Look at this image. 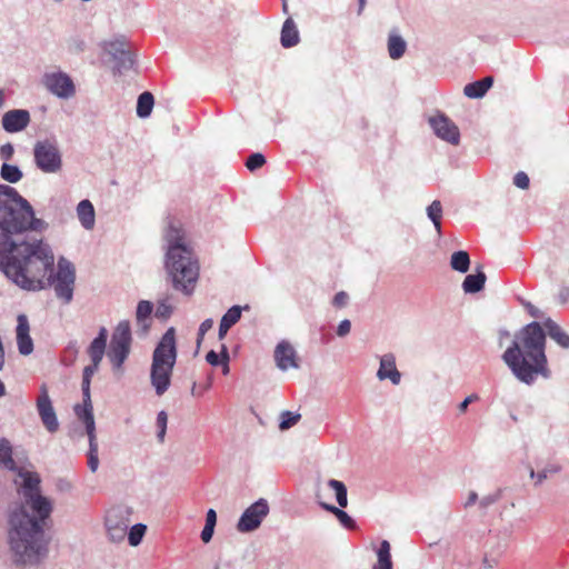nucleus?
<instances>
[{
    "label": "nucleus",
    "mask_w": 569,
    "mask_h": 569,
    "mask_svg": "<svg viewBox=\"0 0 569 569\" xmlns=\"http://www.w3.org/2000/svg\"><path fill=\"white\" fill-rule=\"evenodd\" d=\"M273 357L278 369L281 371L299 368L297 351L291 343L286 340L277 345Z\"/></svg>",
    "instance_id": "obj_14"
},
{
    "label": "nucleus",
    "mask_w": 569,
    "mask_h": 569,
    "mask_svg": "<svg viewBox=\"0 0 569 569\" xmlns=\"http://www.w3.org/2000/svg\"><path fill=\"white\" fill-rule=\"evenodd\" d=\"M30 113L26 109L7 111L1 119L4 131L14 133L24 130L30 123Z\"/></svg>",
    "instance_id": "obj_16"
},
{
    "label": "nucleus",
    "mask_w": 569,
    "mask_h": 569,
    "mask_svg": "<svg viewBox=\"0 0 569 569\" xmlns=\"http://www.w3.org/2000/svg\"><path fill=\"white\" fill-rule=\"evenodd\" d=\"M217 523V513L213 509H209L206 516V526L216 527Z\"/></svg>",
    "instance_id": "obj_55"
},
{
    "label": "nucleus",
    "mask_w": 569,
    "mask_h": 569,
    "mask_svg": "<svg viewBox=\"0 0 569 569\" xmlns=\"http://www.w3.org/2000/svg\"><path fill=\"white\" fill-rule=\"evenodd\" d=\"M269 503L264 498L250 505L241 515L237 523L239 532H251L258 529L269 513Z\"/></svg>",
    "instance_id": "obj_10"
},
{
    "label": "nucleus",
    "mask_w": 569,
    "mask_h": 569,
    "mask_svg": "<svg viewBox=\"0 0 569 569\" xmlns=\"http://www.w3.org/2000/svg\"><path fill=\"white\" fill-rule=\"evenodd\" d=\"M42 83L50 93L60 99H69L76 93V86L71 77L63 71L44 73Z\"/></svg>",
    "instance_id": "obj_11"
},
{
    "label": "nucleus",
    "mask_w": 569,
    "mask_h": 569,
    "mask_svg": "<svg viewBox=\"0 0 569 569\" xmlns=\"http://www.w3.org/2000/svg\"><path fill=\"white\" fill-rule=\"evenodd\" d=\"M390 543L388 540H382L377 550V562L372 569H392V560L390 553Z\"/></svg>",
    "instance_id": "obj_28"
},
{
    "label": "nucleus",
    "mask_w": 569,
    "mask_h": 569,
    "mask_svg": "<svg viewBox=\"0 0 569 569\" xmlns=\"http://www.w3.org/2000/svg\"><path fill=\"white\" fill-rule=\"evenodd\" d=\"M479 399L478 395L472 393L463 399L462 402L459 403L458 410L460 413H465L468 409V406Z\"/></svg>",
    "instance_id": "obj_49"
},
{
    "label": "nucleus",
    "mask_w": 569,
    "mask_h": 569,
    "mask_svg": "<svg viewBox=\"0 0 569 569\" xmlns=\"http://www.w3.org/2000/svg\"><path fill=\"white\" fill-rule=\"evenodd\" d=\"M100 362H91V365L87 366L83 369V377L92 378V376L98 371Z\"/></svg>",
    "instance_id": "obj_53"
},
{
    "label": "nucleus",
    "mask_w": 569,
    "mask_h": 569,
    "mask_svg": "<svg viewBox=\"0 0 569 569\" xmlns=\"http://www.w3.org/2000/svg\"><path fill=\"white\" fill-rule=\"evenodd\" d=\"M558 300L560 301V303H567L569 301V287L568 286H562L559 289Z\"/></svg>",
    "instance_id": "obj_54"
},
{
    "label": "nucleus",
    "mask_w": 569,
    "mask_h": 569,
    "mask_svg": "<svg viewBox=\"0 0 569 569\" xmlns=\"http://www.w3.org/2000/svg\"><path fill=\"white\" fill-rule=\"evenodd\" d=\"M242 308L240 306H232L228 311L222 316L221 320L223 323L232 327L234 326L240 317H241Z\"/></svg>",
    "instance_id": "obj_41"
},
{
    "label": "nucleus",
    "mask_w": 569,
    "mask_h": 569,
    "mask_svg": "<svg viewBox=\"0 0 569 569\" xmlns=\"http://www.w3.org/2000/svg\"><path fill=\"white\" fill-rule=\"evenodd\" d=\"M6 395V386L4 383L0 380V398L3 397Z\"/></svg>",
    "instance_id": "obj_64"
},
{
    "label": "nucleus",
    "mask_w": 569,
    "mask_h": 569,
    "mask_svg": "<svg viewBox=\"0 0 569 569\" xmlns=\"http://www.w3.org/2000/svg\"><path fill=\"white\" fill-rule=\"evenodd\" d=\"M328 487L335 491L339 507L346 508L348 506V493L345 483L336 479H330L328 481Z\"/></svg>",
    "instance_id": "obj_34"
},
{
    "label": "nucleus",
    "mask_w": 569,
    "mask_h": 569,
    "mask_svg": "<svg viewBox=\"0 0 569 569\" xmlns=\"http://www.w3.org/2000/svg\"><path fill=\"white\" fill-rule=\"evenodd\" d=\"M529 183H530V180H529V177L526 172L523 171H519L515 174L513 177V184L519 188V189H522V190H526L529 188Z\"/></svg>",
    "instance_id": "obj_45"
},
{
    "label": "nucleus",
    "mask_w": 569,
    "mask_h": 569,
    "mask_svg": "<svg viewBox=\"0 0 569 569\" xmlns=\"http://www.w3.org/2000/svg\"><path fill=\"white\" fill-rule=\"evenodd\" d=\"M349 300V296L345 291H339L335 295L332 303L337 308H343L347 306Z\"/></svg>",
    "instance_id": "obj_48"
},
{
    "label": "nucleus",
    "mask_w": 569,
    "mask_h": 569,
    "mask_svg": "<svg viewBox=\"0 0 569 569\" xmlns=\"http://www.w3.org/2000/svg\"><path fill=\"white\" fill-rule=\"evenodd\" d=\"M37 410L46 429L51 433L56 432L59 429V422L46 385L40 387Z\"/></svg>",
    "instance_id": "obj_13"
},
{
    "label": "nucleus",
    "mask_w": 569,
    "mask_h": 569,
    "mask_svg": "<svg viewBox=\"0 0 569 569\" xmlns=\"http://www.w3.org/2000/svg\"><path fill=\"white\" fill-rule=\"evenodd\" d=\"M377 378L381 381L389 379L395 386L400 383L401 373L397 369L395 355L386 353L380 357V366L377 371Z\"/></svg>",
    "instance_id": "obj_18"
},
{
    "label": "nucleus",
    "mask_w": 569,
    "mask_h": 569,
    "mask_svg": "<svg viewBox=\"0 0 569 569\" xmlns=\"http://www.w3.org/2000/svg\"><path fill=\"white\" fill-rule=\"evenodd\" d=\"M0 176L4 181L10 182V183H17L23 177L22 171L19 169L18 166L10 164L7 162H4L1 166Z\"/></svg>",
    "instance_id": "obj_33"
},
{
    "label": "nucleus",
    "mask_w": 569,
    "mask_h": 569,
    "mask_svg": "<svg viewBox=\"0 0 569 569\" xmlns=\"http://www.w3.org/2000/svg\"><path fill=\"white\" fill-rule=\"evenodd\" d=\"M231 327L220 321L219 325V338L222 339Z\"/></svg>",
    "instance_id": "obj_60"
},
{
    "label": "nucleus",
    "mask_w": 569,
    "mask_h": 569,
    "mask_svg": "<svg viewBox=\"0 0 569 569\" xmlns=\"http://www.w3.org/2000/svg\"><path fill=\"white\" fill-rule=\"evenodd\" d=\"M90 382H91V378H87V377L82 376L81 388H82V396H83V405L82 406L81 405H77L74 407V412H76L77 417L83 423H84V418L82 417L83 416V410H88L91 415H93V412H92V405H91V398H90Z\"/></svg>",
    "instance_id": "obj_27"
},
{
    "label": "nucleus",
    "mask_w": 569,
    "mask_h": 569,
    "mask_svg": "<svg viewBox=\"0 0 569 569\" xmlns=\"http://www.w3.org/2000/svg\"><path fill=\"white\" fill-rule=\"evenodd\" d=\"M320 506L322 509L331 512L332 515H335L337 517V519L339 520V522L347 529H353L356 527V521L346 512L343 511L342 509L333 506V505H329V503H326V502H320Z\"/></svg>",
    "instance_id": "obj_30"
},
{
    "label": "nucleus",
    "mask_w": 569,
    "mask_h": 569,
    "mask_svg": "<svg viewBox=\"0 0 569 569\" xmlns=\"http://www.w3.org/2000/svg\"><path fill=\"white\" fill-rule=\"evenodd\" d=\"M358 2H359L358 13L360 14L362 12V10L365 9L366 0H358Z\"/></svg>",
    "instance_id": "obj_63"
},
{
    "label": "nucleus",
    "mask_w": 569,
    "mask_h": 569,
    "mask_svg": "<svg viewBox=\"0 0 569 569\" xmlns=\"http://www.w3.org/2000/svg\"><path fill=\"white\" fill-rule=\"evenodd\" d=\"M529 476L531 479H535L536 481H538V476H537V471H535L533 468H529Z\"/></svg>",
    "instance_id": "obj_62"
},
{
    "label": "nucleus",
    "mask_w": 569,
    "mask_h": 569,
    "mask_svg": "<svg viewBox=\"0 0 569 569\" xmlns=\"http://www.w3.org/2000/svg\"><path fill=\"white\" fill-rule=\"evenodd\" d=\"M102 48L114 62L116 72L122 73L133 68L134 58L129 48V43L124 39L106 41Z\"/></svg>",
    "instance_id": "obj_9"
},
{
    "label": "nucleus",
    "mask_w": 569,
    "mask_h": 569,
    "mask_svg": "<svg viewBox=\"0 0 569 569\" xmlns=\"http://www.w3.org/2000/svg\"><path fill=\"white\" fill-rule=\"evenodd\" d=\"M177 356L176 330L170 327L156 346L150 367V383L159 397L164 395L171 386Z\"/></svg>",
    "instance_id": "obj_5"
},
{
    "label": "nucleus",
    "mask_w": 569,
    "mask_h": 569,
    "mask_svg": "<svg viewBox=\"0 0 569 569\" xmlns=\"http://www.w3.org/2000/svg\"><path fill=\"white\" fill-rule=\"evenodd\" d=\"M154 104V98L151 92L144 91L138 97L137 101V116L139 118H147L151 114Z\"/></svg>",
    "instance_id": "obj_29"
},
{
    "label": "nucleus",
    "mask_w": 569,
    "mask_h": 569,
    "mask_svg": "<svg viewBox=\"0 0 569 569\" xmlns=\"http://www.w3.org/2000/svg\"><path fill=\"white\" fill-rule=\"evenodd\" d=\"M387 47L389 57L392 60H398L405 54L407 50V42L399 34L397 29H392L388 36Z\"/></svg>",
    "instance_id": "obj_20"
},
{
    "label": "nucleus",
    "mask_w": 569,
    "mask_h": 569,
    "mask_svg": "<svg viewBox=\"0 0 569 569\" xmlns=\"http://www.w3.org/2000/svg\"><path fill=\"white\" fill-rule=\"evenodd\" d=\"M427 216L432 221L437 233L441 234L442 204L439 200H433L427 207Z\"/></svg>",
    "instance_id": "obj_32"
},
{
    "label": "nucleus",
    "mask_w": 569,
    "mask_h": 569,
    "mask_svg": "<svg viewBox=\"0 0 569 569\" xmlns=\"http://www.w3.org/2000/svg\"><path fill=\"white\" fill-rule=\"evenodd\" d=\"M523 306L531 317H533V318L540 317V310L538 308H536L532 303L523 302Z\"/></svg>",
    "instance_id": "obj_57"
},
{
    "label": "nucleus",
    "mask_w": 569,
    "mask_h": 569,
    "mask_svg": "<svg viewBox=\"0 0 569 569\" xmlns=\"http://www.w3.org/2000/svg\"><path fill=\"white\" fill-rule=\"evenodd\" d=\"M12 455L13 449L10 441L7 438H0V468L9 471L18 470Z\"/></svg>",
    "instance_id": "obj_25"
},
{
    "label": "nucleus",
    "mask_w": 569,
    "mask_h": 569,
    "mask_svg": "<svg viewBox=\"0 0 569 569\" xmlns=\"http://www.w3.org/2000/svg\"><path fill=\"white\" fill-rule=\"evenodd\" d=\"M147 531V526L143 523H136L130 529H128L127 536L129 545L132 547H137L142 541Z\"/></svg>",
    "instance_id": "obj_36"
},
{
    "label": "nucleus",
    "mask_w": 569,
    "mask_h": 569,
    "mask_svg": "<svg viewBox=\"0 0 569 569\" xmlns=\"http://www.w3.org/2000/svg\"><path fill=\"white\" fill-rule=\"evenodd\" d=\"M493 83L492 77H486L479 81L468 83L463 88V93L468 98L478 99L482 98Z\"/></svg>",
    "instance_id": "obj_24"
},
{
    "label": "nucleus",
    "mask_w": 569,
    "mask_h": 569,
    "mask_svg": "<svg viewBox=\"0 0 569 569\" xmlns=\"http://www.w3.org/2000/svg\"><path fill=\"white\" fill-rule=\"evenodd\" d=\"M77 216L81 226L86 230H92L96 223V212L93 204L84 199L81 200L77 206Z\"/></svg>",
    "instance_id": "obj_19"
},
{
    "label": "nucleus",
    "mask_w": 569,
    "mask_h": 569,
    "mask_svg": "<svg viewBox=\"0 0 569 569\" xmlns=\"http://www.w3.org/2000/svg\"><path fill=\"white\" fill-rule=\"evenodd\" d=\"M351 330V322L348 319H345L340 321L338 328H337V335L339 337L347 336Z\"/></svg>",
    "instance_id": "obj_50"
},
{
    "label": "nucleus",
    "mask_w": 569,
    "mask_h": 569,
    "mask_svg": "<svg viewBox=\"0 0 569 569\" xmlns=\"http://www.w3.org/2000/svg\"><path fill=\"white\" fill-rule=\"evenodd\" d=\"M213 531L214 527L204 525V528L201 531V539L204 543H208L212 539Z\"/></svg>",
    "instance_id": "obj_51"
},
{
    "label": "nucleus",
    "mask_w": 569,
    "mask_h": 569,
    "mask_svg": "<svg viewBox=\"0 0 569 569\" xmlns=\"http://www.w3.org/2000/svg\"><path fill=\"white\" fill-rule=\"evenodd\" d=\"M17 345L22 356H28L33 351V341L30 337L29 320L26 315L21 313L17 318Z\"/></svg>",
    "instance_id": "obj_17"
},
{
    "label": "nucleus",
    "mask_w": 569,
    "mask_h": 569,
    "mask_svg": "<svg viewBox=\"0 0 569 569\" xmlns=\"http://www.w3.org/2000/svg\"><path fill=\"white\" fill-rule=\"evenodd\" d=\"M502 493H503V489L499 488L496 491L483 496L479 500V503H478L479 509L481 511H486L490 506L495 505L502 498Z\"/></svg>",
    "instance_id": "obj_38"
},
{
    "label": "nucleus",
    "mask_w": 569,
    "mask_h": 569,
    "mask_svg": "<svg viewBox=\"0 0 569 569\" xmlns=\"http://www.w3.org/2000/svg\"><path fill=\"white\" fill-rule=\"evenodd\" d=\"M300 418H301L300 413L288 411V410L282 411L280 415L279 428L281 430H287V429L291 428L292 426H295L300 420Z\"/></svg>",
    "instance_id": "obj_37"
},
{
    "label": "nucleus",
    "mask_w": 569,
    "mask_h": 569,
    "mask_svg": "<svg viewBox=\"0 0 569 569\" xmlns=\"http://www.w3.org/2000/svg\"><path fill=\"white\" fill-rule=\"evenodd\" d=\"M86 432L89 438L88 467L96 472L99 467L98 442L96 436L94 417L88 410H83Z\"/></svg>",
    "instance_id": "obj_15"
},
{
    "label": "nucleus",
    "mask_w": 569,
    "mask_h": 569,
    "mask_svg": "<svg viewBox=\"0 0 569 569\" xmlns=\"http://www.w3.org/2000/svg\"><path fill=\"white\" fill-rule=\"evenodd\" d=\"M132 345L131 326L128 320H121L112 331L107 357L111 363L112 372L122 376L123 365L129 358Z\"/></svg>",
    "instance_id": "obj_6"
},
{
    "label": "nucleus",
    "mask_w": 569,
    "mask_h": 569,
    "mask_svg": "<svg viewBox=\"0 0 569 569\" xmlns=\"http://www.w3.org/2000/svg\"><path fill=\"white\" fill-rule=\"evenodd\" d=\"M450 266L453 270L466 273L470 267V258L467 251L460 250L451 254Z\"/></svg>",
    "instance_id": "obj_31"
},
{
    "label": "nucleus",
    "mask_w": 569,
    "mask_h": 569,
    "mask_svg": "<svg viewBox=\"0 0 569 569\" xmlns=\"http://www.w3.org/2000/svg\"><path fill=\"white\" fill-rule=\"evenodd\" d=\"M266 162V159L263 157V154L261 153H252L246 161V167L250 170V171H253V170H257L259 168H261Z\"/></svg>",
    "instance_id": "obj_44"
},
{
    "label": "nucleus",
    "mask_w": 569,
    "mask_h": 569,
    "mask_svg": "<svg viewBox=\"0 0 569 569\" xmlns=\"http://www.w3.org/2000/svg\"><path fill=\"white\" fill-rule=\"evenodd\" d=\"M299 31L295 21L288 18L282 26L280 42L283 48H291L299 43Z\"/></svg>",
    "instance_id": "obj_22"
},
{
    "label": "nucleus",
    "mask_w": 569,
    "mask_h": 569,
    "mask_svg": "<svg viewBox=\"0 0 569 569\" xmlns=\"http://www.w3.org/2000/svg\"><path fill=\"white\" fill-rule=\"evenodd\" d=\"M14 154V147L12 143L8 142L0 147V158L4 160V162L10 161Z\"/></svg>",
    "instance_id": "obj_46"
},
{
    "label": "nucleus",
    "mask_w": 569,
    "mask_h": 569,
    "mask_svg": "<svg viewBox=\"0 0 569 569\" xmlns=\"http://www.w3.org/2000/svg\"><path fill=\"white\" fill-rule=\"evenodd\" d=\"M32 153L34 164L41 172L53 174L62 169V154L56 139L38 140Z\"/></svg>",
    "instance_id": "obj_7"
},
{
    "label": "nucleus",
    "mask_w": 569,
    "mask_h": 569,
    "mask_svg": "<svg viewBox=\"0 0 569 569\" xmlns=\"http://www.w3.org/2000/svg\"><path fill=\"white\" fill-rule=\"evenodd\" d=\"M48 223L34 217L27 199L7 184H0V271L19 288L38 291L53 287L64 305L73 299L76 269L60 257L53 271L54 256L42 240L28 241L27 231L42 232Z\"/></svg>",
    "instance_id": "obj_1"
},
{
    "label": "nucleus",
    "mask_w": 569,
    "mask_h": 569,
    "mask_svg": "<svg viewBox=\"0 0 569 569\" xmlns=\"http://www.w3.org/2000/svg\"><path fill=\"white\" fill-rule=\"evenodd\" d=\"M543 326L548 336L555 340L561 348L569 349V335L552 319L548 318Z\"/></svg>",
    "instance_id": "obj_23"
},
{
    "label": "nucleus",
    "mask_w": 569,
    "mask_h": 569,
    "mask_svg": "<svg viewBox=\"0 0 569 569\" xmlns=\"http://www.w3.org/2000/svg\"><path fill=\"white\" fill-rule=\"evenodd\" d=\"M212 326H213L212 319H206L201 322V325L198 329V339H197L198 345L201 342L204 335L212 328Z\"/></svg>",
    "instance_id": "obj_47"
},
{
    "label": "nucleus",
    "mask_w": 569,
    "mask_h": 569,
    "mask_svg": "<svg viewBox=\"0 0 569 569\" xmlns=\"http://www.w3.org/2000/svg\"><path fill=\"white\" fill-rule=\"evenodd\" d=\"M167 251L164 268L176 290L190 296L199 278V263L184 241V232L179 223H170L164 233Z\"/></svg>",
    "instance_id": "obj_4"
},
{
    "label": "nucleus",
    "mask_w": 569,
    "mask_h": 569,
    "mask_svg": "<svg viewBox=\"0 0 569 569\" xmlns=\"http://www.w3.org/2000/svg\"><path fill=\"white\" fill-rule=\"evenodd\" d=\"M486 274L481 270V267L477 269V272L473 274H468L463 282H462V289L466 293H477L480 290H482L485 283H486Z\"/></svg>",
    "instance_id": "obj_26"
},
{
    "label": "nucleus",
    "mask_w": 569,
    "mask_h": 569,
    "mask_svg": "<svg viewBox=\"0 0 569 569\" xmlns=\"http://www.w3.org/2000/svg\"><path fill=\"white\" fill-rule=\"evenodd\" d=\"M206 360L208 361V363H210L211 366H218L220 363L219 361V355L213 351V350H210L207 356H206Z\"/></svg>",
    "instance_id": "obj_56"
},
{
    "label": "nucleus",
    "mask_w": 569,
    "mask_h": 569,
    "mask_svg": "<svg viewBox=\"0 0 569 569\" xmlns=\"http://www.w3.org/2000/svg\"><path fill=\"white\" fill-rule=\"evenodd\" d=\"M545 349L543 328L539 322L532 321L515 335L512 343L502 355V360L520 382L531 386L538 376L543 379L551 377Z\"/></svg>",
    "instance_id": "obj_3"
},
{
    "label": "nucleus",
    "mask_w": 569,
    "mask_h": 569,
    "mask_svg": "<svg viewBox=\"0 0 569 569\" xmlns=\"http://www.w3.org/2000/svg\"><path fill=\"white\" fill-rule=\"evenodd\" d=\"M132 509L119 505L110 508L104 516V528L108 539L113 543L124 540L131 523Z\"/></svg>",
    "instance_id": "obj_8"
},
{
    "label": "nucleus",
    "mask_w": 569,
    "mask_h": 569,
    "mask_svg": "<svg viewBox=\"0 0 569 569\" xmlns=\"http://www.w3.org/2000/svg\"><path fill=\"white\" fill-rule=\"evenodd\" d=\"M562 470V466L558 462H548L546 463L541 470L537 471L538 481L535 482V486H540L550 476L558 475Z\"/></svg>",
    "instance_id": "obj_35"
},
{
    "label": "nucleus",
    "mask_w": 569,
    "mask_h": 569,
    "mask_svg": "<svg viewBox=\"0 0 569 569\" xmlns=\"http://www.w3.org/2000/svg\"><path fill=\"white\" fill-rule=\"evenodd\" d=\"M108 331L104 327H101L98 336L93 339L94 341L107 345Z\"/></svg>",
    "instance_id": "obj_58"
},
{
    "label": "nucleus",
    "mask_w": 569,
    "mask_h": 569,
    "mask_svg": "<svg viewBox=\"0 0 569 569\" xmlns=\"http://www.w3.org/2000/svg\"><path fill=\"white\" fill-rule=\"evenodd\" d=\"M153 311L152 302L141 300L138 302L136 310V320L143 333H147L151 326V315Z\"/></svg>",
    "instance_id": "obj_21"
},
{
    "label": "nucleus",
    "mask_w": 569,
    "mask_h": 569,
    "mask_svg": "<svg viewBox=\"0 0 569 569\" xmlns=\"http://www.w3.org/2000/svg\"><path fill=\"white\" fill-rule=\"evenodd\" d=\"M16 471L22 480L23 503L9 511L7 545L14 566H36L48 555L46 527L53 512V501L41 493L37 472L19 468Z\"/></svg>",
    "instance_id": "obj_2"
},
{
    "label": "nucleus",
    "mask_w": 569,
    "mask_h": 569,
    "mask_svg": "<svg viewBox=\"0 0 569 569\" xmlns=\"http://www.w3.org/2000/svg\"><path fill=\"white\" fill-rule=\"evenodd\" d=\"M6 103V92L4 90L0 89V109L3 108Z\"/></svg>",
    "instance_id": "obj_61"
},
{
    "label": "nucleus",
    "mask_w": 569,
    "mask_h": 569,
    "mask_svg": "<svg viewBox=\"0 0 569 569\" xmlns=\"http://www.w3.org/2000/svg\"><path fill=\"white\" fill-rule=\"evenodd\" d=\"M433 133L443 141L457 146L460 141V131L455 122L445 113L438 112L429 118Z\"/></svg>",
    "instance_id": "obj_12"
},
{
    "label": "nucleus",
    "mask_w": 569,
    "mask_h": 569,
    "mask_svg": "<svg viewBox=\"0 0 569 569\" xmlns=\"http://www.w3.org/2000/svg\"><path fill=\"white\" fill-rule=\"evenodd\" d=\"M57 487L60 491H66V492H68L72 489V485L68 480H64V479H60L58 481Z\"/></svg>",
    "instance_id": "obj_59"
},
{
    "label": "nucleus",
    "mask_w": 569,
    "mask_h": 569,
    "mask_svg": "<svg viewBox=\"0 0 569 569\" xmlns=\"http://www.w3.org/2000/svg\"><path fill=\"white\" fill-rule=\"evenodd\" d=\"M172 311H173V308L169 303L168 299H163L158 302L154 315L159 319L167 320L171 316Z\"/></svg>",
    "instance_id": "obj_43"
},
{
    "label": "nucleus",
    "mask_w": 569,
    "mask_h": 569,
    "mask_svg": "<svg viewBox=\"0 0 569 569\" xmlns=\"http://www.w3.org/2000/svg\"><path fill=\"white\" fill-rule=\"evenodd\" d=\"M479 500L478 493L473 490L468 492L467 500L463 503V508L468 509Z\"/></svg>",
    "instance_id": "obj_52"
},
{
    "label": "nucleus",
    "mask_w": 569,
    "mask_h": 569,
    "mask_svg": "<svg viewBox=\"0 0 569 569\" xmlns=\"http://www.w3.org/2000/svg\"><path fill=\"white\" fill-rule=\"evenodd\" d=\"M67 49L72 54L82 53L86 50V41L80 36L70 37L67 40Z\"/></svg>",
    "instance_id": "obj_40"
},
{
    "label": "nucleus",
    "mask_w": 569,
    "mask_h": 569,
    "mask_svg": "<svg viewBox=\"0 0 569 569\" xmlns=\"http://www.w3.org/2000/svg\"><path fill=\"white\" fill-rule=\"evenodd\" d=\"M106 346L104 343L98 342L92 340L88 353L90 356L91 362H101L103 355L106 352Z\"/></svg>",
    "instance_id": "obj_39"
},
{
    "label": "nucleus",
    "mask_w": 569,
    "mask_h": 569,
    "mask_svg": "<svg viewBox=\"0 0 569 569\" xmlns=\"http://www.w3.org/2000/svg\"><path fill=\"white\" fill-rule=\"evenodd\" d=\"M156 423H157V428H158L157 438L160 442H163L166 432H167V423H168V415L166 411L162 410V411L158 412Z\"/></svg>",
    "instance_id": "obj_42"
}]
</instances>
